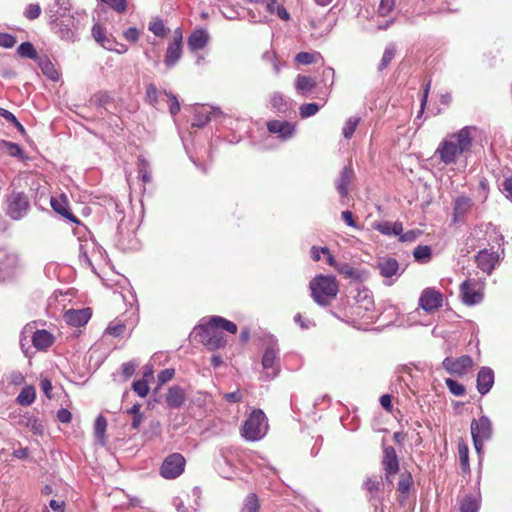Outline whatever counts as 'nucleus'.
<instances>
[{
	"instance_id": "16",
	"label": "nucleus",
	"mask_w": 512,
	"mask_h": 512,
	"mask_svg": "<svg viewBox=\"0 0 512 512\" xmlns=\"http://www.w3.org/2000/svg\"><path fill=\"white\" fill-rule=\"evenodd\" d=\"M165 400L169 408L177 409L184 405L186 393L182 387L174 385L168 389Z\"/></svg>"
},
{
	"instance_id": "54",
	"label": "nucleus",
	"mask_w": 512,
	"mask_h": 512,
	"mask_svg": "<svg viewBox=\"0 0 512 512\" xmlns=\"http://www.w3.org/2000/svg\"><path fill=\"white\" fill-rule=\"evenodd\" d=\"M27 427L36 435H42L45 431L44 424L38 419H29Z\"/></svg>"
},
{
	"instance_id": "42",
	"label": "nucleus",
	"mask_w": 512,
	"mask_h": 512,
	"mask_svg": "<svg viewBox=\"0 0 512 512\" xmlns=\"http://www.w3.org/2000/svg\"><path fill=\"white\" fill-rule=\"evenodd\" d=\"M458 454L461 466L464 470H466L469 467V449L467 444L463 441L458 443Z\"/></svg>"
},
{
	"instance_id": "40",
	"label": "nucleus",
	"mask_w": 512,
	"mask_h": 512,
	"mask_svg": "<svg viewBox=\"0 0 512 512\" xmlns=\"http://www.w3.org/2000/svg\"><path fill=\"white\" fill-rule=\"evenodd\" d=\"M478 508L477 501L471 496L464 497L460 502V512H477Z\"/></svg>"
},
{
	"instance_id": "23",
	"label": "nucleus",
	"mask_w": 512,
	"mask_h": 512,
	"mask_svg": "<svg viewBox=\"0 0 512 512\" xmlns=\"http://www.w3.org/2000/svg\"><path fill=\"white\" fill-rule=\"evenodd\" d=\"M53 341V335L47 330H37L32 337L33 345L38 350H46L53 344Z\"/></svg>"
},
{
	"instance_id": "21",
	"label": "nucleus",
	"mask_w": 512,
	"mask_h": 512,
	"mask_svg": "<svg viewBox=\"0 0 512 512\" xmlns=\"http://www.w3.org/2000/svg\"><path fill=\"white\" fill-rule=\"evenodd\" d=\"M209 40V34L205 29L195 30L188 38V46L192 51L203 49Z\"/></svg>"
},
{
	"instance_id": "26",
	"label": "nucleus",
	"mask_w": 512,
	"mask_h": 512,
	"mask_svg": "<svg viewBox=\"0 0 512 512\" xmlns=\"http://www.w3.org/2000/svg\"><path fill=\"white\" fill-rule=\"evenodd\" d=\"M182 56V46L177 43H170L167 47L164 63L168 68H172Z\"/></svg>"
},
{
	"instance_id": "20",
	"label": "nucleus",
	"mask_w": 512,
	"mask_h": 512,
	"mask_svg": "<svg viewBox=\"0 0 512 512\" xmlns=\"http://www.w3.org/2000/svg\"><path fill=\"white\" fill-rule=\"evenodd\" d=\"M353 177L354 172L352 168L349 166H345L340 173L339 179L336 180V189L342 198L347 197L348 186L350 185Z\"/></svg>"
},
{
	"instance_id": "64",
	"label": "nucleus",
	"mask_w": 512,
	"mask_h": 512,
	"mask_svg": "<svg viewBox=\"0 0 512 512\" xmlns=\"http://www.w3.org/2000/svg\"><path fill=\"white\" fill-rule=\"evenodd\" d=\"M57 419L61 423H69L72 419V414L69 410L62 408L57 412Z\"/></svg>"
},
{
	"instance_id": "37",
	"label": "nucleus",
	"mask_w": 512,
	"mask_h": 512,
	"mask_svg": "<svg viewBox=\"0 0 512 512\" xmlns=\"http://www.w3.org/2000/svg\"><path fill=\"white\" fill-rule=\"evenodd\" d=\"M17 53L21 57H26L29 59H36L37 58V51L34 48V46L30 42H23L19 45L17 48Z\"/></svg>"
},
{
	"instance_id": "28",
	"label": "nucleus",
	"mask_w": 512,
	"mask_h": 512,
	"mask_svg": "<svg viewBox=\"0 0 512 512\" xmlns=\"http://www.w3.org/2000/svg\"><path fill=\"white\" fill-rule=\"evenodd\" d=\"M36 398V391L33 386H25L18 394L16 401L22 406L31 405Z\"/></svg>"
},
{
	"instance_id": "19",
	"label": "nucleus",
	"mask_w": 512,
	"mask_h": 512,
	"mask_svg": "<svg viewBox=\"0 0 512 512\" xmlns=\"http://www.w3.org/2000/svg\"><path fill=\"white\" fill-rule=\"evenodd\" d=\"M269 132L279 134L282 139H288L293 135L294 126L287 121L274 120L267 124Z\"/></svg>"
},
{
	"instance_id": "14",
	"label": "nucleus",
	"mask_w": 512,
	"mask_h": 512,
	"mask_svg": "<svg viewBox=\"0 0 512 512\" xmlns=\"http://www.w3.org/2000/svg\"><path fill=\"white\" fill-rule=\"evenodd\" d=\"M19 264L20 259L15 252L0 249V271L11 274Z\"/></svg>"
},
{
	"instance_id": "43",
	"label": "nucleus",
	"mask_w": 512,
	"mask_h": 512,
	"mask_svg": "<svg viewBox=\"0 0 512 512\" xmlns=\"http://www.w3.org/2000/svg\"><path fill=\"white\" fill-rule=\"evenodd\" d=\"M58 26H59V29H58L57 33L61 39L67 40V41H74L75 32L72 28L69 27V24H64L63 22H61Z\"/></svg>"
},
{
	"instance_id": "11",
	"label": "nucleus",
	"mask_w": 512,
	"mask_h": 512,
	"mask_svg": "<svg viewBox=\"0 0 512 512\" xmlns=\"http://www.w3.org/2000/svg\"><path fill=\"white\" fill-rule=\"evenodd\" d=\"M442 294L435 289L426 288L419 298V306L426 312H433L442 305Z\"/></svg>"
},
{
	"instance_id": "2",
	"label": "nucleus",
	"mask_w": 512,
	"mask_h": 512,
	"mask_svg": "<svg viewBox=\"0 0 512 512\" xmlns=\"http://www.w3.org/2000/svg\"><path fill=\"white\" fill-rule=\"evenodd\" d=\"M220 330L235 334L237 326L223 317L213 316L208 323L200 324L196 328L201 337V342L210 350L220 349L226 345L227 340Z\"/></svg>"
},
{
	"instance_id": "36",
	"label": "nucleus",
	"mask_w": 512,
	"mask_h": 512,
	"mask_svg": "<svg viewBox=\"0 0 512 512\" xmlns=\"http://www.w3.org/2000/svg\"><path fill=\"white\" fill-rule=\"evenodd\" d=\"M260 504L255 493L247 495L244 501L242 512H259Z\"/></svg>"
},
{
	"instance_id": "24",
	"label": "nucleus",
	"mask_w": 512,
	"mask_h": 512,
	"mask_svg": "<svg viewBox=\"0 0 512 512\" xmlns=\"http://www.w3.org/2000/svg\"><path fill=\"white\" fill-rule=\"evenodd\" d=\"M373 227L375 230L387 236H397L400 235L403 231V226L401 222L392 223L389 221H382L374 223Z\"/></svg>"
},
{
	"instance_id": "17",
	"label": "nucleus",
	"mask_w": 512,
	"mask_h": 512,
	"mask_svg": "<svg viewBox=\"0 0 512 512\" xmlns=\"http://www.w3.org/2000/svg\"><path fill=\"white\" fill-rule=\"evenodd\" d=\"M494 384V372L488 367H482L477 375V389L484 395L490 391Z\"/></svg>"
},
{
	"instance_id": "3",
	"label": "nucleus",
	"mask_w": 512,
	"mask_h": 512,
	"mask_svg": "<svg viewBox=\"0 0 512 512\" xmlns=\"http://www.w3.org/2000/svg\"><path fill=\"white\" fill-rule=\"evenodd\" d=\"M313 300L320 306H327L336 297L339 287L334 276L318 275L309 284Z\"/></svg>"
},
{
	"instance_id": "8",
	"label": "nucleus",
	"mask_w": 512,
	"mask_h": 512,
	"mask_svg": "<svg viewBox=\"0 0 512 512\" xmlns=\"http://www.w3.org/2000/svg\"><path fill=\"white\" fill-rule=\"evenodd\" d=\"M460 295L464 304L468 306L476 305L483 299V293L476 280H465L460 286Z\"/></svg>"
},
{
	"instance_id": "13",
	"label": "nucleus",
	"mask_w": 512,
	"mask_h": 512,
	"mask_svg": "<svg viewBox=\"0 0 512 512\" xmlns=\"http://www.w3.org/2000/svg\"><path fill=\"white\" fill-rule=\"evenodd\" d=\"M223 113L220 108L217 107H200L196 109L194 114V121L192 123L193 126L202 128L204 127L212 118V116H221Z\"/></svg>"
},
{
	"instance_id": "5",
	"label": "nucleus",
	"mask_w": 512,
	"mask_h": 512,
	"mask_svg": "<svg viewBox=\"0 0 512 512\" xmlns=\"http://www.w3.org/2000/svg\"><path fill=\"white\" fill-rule=\"evenodd\" d=\"M492 434L491 421L487 416H481L478 420L473 419L471 422V435L474 447L478 453L481 452L483 443L490 439Z\"/></svg>"
},
{
	"instance_id": "51",
	"label": "nucleus",
	"mask_w": 512,
	"mask_h": 512,
	"mask_svg": "<svg viewBox=\"0 0 512 512\" xmlns=\"http://www.w3.org/2000/svg\"><path fill=\"white\" fill-rule=\"evenodd\" d=\"M146 100L153 106L157 104L158 90L152 83L148 84L146 87Z\"/></svg>"
},
{
	"instance_id": "35",
	"label": "nucleus",
	"mask_w": 512,
	"mask_h": 512,
	"mask_svg": "<svg viewBox=\"0 0 512 512\" xmlns=\"http://www.w3.org/2000/svg\"><path fill=\"white\" fill-rule=\"evenodd\" d=\"M380 481L377 477H369L363 483V488L370 494V499H373L377 496V493L380 490Z\"/></svg>"
},
{
	"instance_id": "44",
	"label": "nucleus",
	"mask_w": 512,
	"mask_h": 512,
	"mask_svg": "<svg viewBox=\"0 0 512 512\" xmlns=\"http://www.w3.org/2000/svg\"><path fill=\"white\" fill-rule=\"evenodd\" d=\"M132 389L138 396L142 398L146 397L150 390L146 379L133 382Z\"/></svg>"
},
{
	"instance_id": "46",
	"label": "nucleus",
	"mask_w": 512,
	"mask_h": 512,
	"mask_svg": "<svg viewBox=\"0 0 512 512\" xmlns=\"http://www.w3.org/2000/svg\"><path fill=\"white\" fill-rule=\"evenodd\" d=\"M320 107L317 103H307L300 107V116L302 118H308L315 115L319 111Z\"/></svg>"
},
{
	"instance_id": "53",
	"label": "nucleus",
	"mask_w": 512,
	"mask_h": 512,
	"mask_svg": "<svg viewBox=\"0 0 512 512\" xmlns=\"http://www.w3.org/2000/svg\"><path fill=\"white\" fill-rule=\"evenodd\" d=\"M41 14V7L38 4H29L24 12V15L29 20L38 18Z\"/></svg>"
},
{
	"instance_id": "9",
	"label": "nucleus",
	"mask_w": 512,
	"mask_h": 512,
	"mask_svg": "<svg viewBox=\"0 0 512 512\" xmlns=\"http://www.w3.org/2000/svg\"><path fill=\"white\" fill-rule=\"evenodd\" d=\"M477 267L490 275L500 262V254L492 249H482L475 256Z\"/></svg>"
},
{
	"instance_id": "31",
	"label": "nucleus",
	"mask_w": 512,
	"mask_h": 512,
	"mask_svg": "<svg viewBox=\"0 0 512 512\" xmlns=\"http://www.w3.org/2000/svg\"><path fill=\"white\" fill-rule=\"evenodd\" d=\"M357 303L366 311H370L374 307V301L371 292L368 289L360 290L355 297Z\"/></svg>"
},
{
	"instance_id": "22",
	"label": "nucleus",
	"mask_w": 512,
	"mask_h": 512,
	"mask_svg": "<svg viewBox=\"0 0 512 512\" xmlns=\"http://www.w3.org/2000/svg\"><path fill=\"white\" fill-rule=\"evenodd\" d=\"M50 203L51 207L56 213L70 220L71 222L78 223V219L69 211L67 207L66 197L63 196L59 199L52 197Z\"/></svg>"
},
{
	"instance_id": "30",
	"label": "nucleus",
	"mask_w": 512,
	"mask_h": 512,
	"mask_svg": "<svg viewBox=\"0 0 512 512\" xmlns=\"http://www.w3.org/2000/svg\"><path fill=\"white\" fill-rule=\"evenodd\" d=\"M94 39L108 50H114L113 42L104 35L103 28L99 24H95L92 29Z\"/></svg>"
},
{
	"instance_id": "10",
	"label": "nucleus",
	"mask_w": 512,
	"mask_h": 512,
	"mask_svg": "<svg viewBox=\"0 0 512 512\" xmlns=\"http://www.w3.org/2000/svg\"><path fill=\"white\" fill-rule=\"evenodd\" d=\"M472 365L473 360L468 355H463L457 359L446 357L442 362V366L445 370L451 374L457 375H464Z\"/></svg>"
},
{
	"instance_id": "6",
	"label": "nucleus",
	"mask_w": 512,
	"mask_h": 512,
	"mask_svg": "<svg viewBox=\"0 0 512 512\" xmlns=\"http://www.w3.org/2000/svg\"><path fill=\"white\" fill-rule=\"evenodd\" d=\"M29 207V198L23 192H12L7 198V215L13 220L22 219Z\"/></svg>"
},
{
	"instance_id": "47",
	"label": "nucleus",
	"mask_w": 512,
	"mask_h": 512,
	"mask_svg": "<svg viewBox=\"0 0 512 512\" xmlns=\"http://www.w3.org/2000/svg\"><path fill=\"white\" fill-rule=\"evenodd\" d=\"M337 271L344 275L346 278H359V273L352 266L347 263H342L337 266Z\"/></svg>"
},
{
	"instance_id": "45",
	"label": "nucleus",
	"mask_w": 512,
	"mask_h": 512,
	"mask_svg": "<svg viewBox=\"0 0 512 512\" xmlns=\"http://www.w3.org/2000/svg\"><path fill=\"white\" fill-rule=\"evenodd\" d=\"M445 383H446L447 388L453 395L463 396L465 394V388L459 382H457L453 379L447 378L445 380Z\"/></svg>"
},
{
	"instance_id": "7",
	"label": "nucleus",
	"mask_w": 512,
	"mask_h": 512,
	"mask_svg": "<svg viewBox=\"0 0 512 512\" xmlns=\"http://www.w3.org/2000/svg\"><path fill=\"white\" fill-rule=\"evenodd\" d=\"M185 463V458L180 453L170 454L161 465L160 475L165 479H175L183 473Z\"/></svg>"
},
{
	"instance_id": "41",
	"label": "nucleus",
	"mask_w": 512,
	"mask_h": 512,
	"mask_svg": "<svg viewBox=\"0 0 512 512\" xmlns=\"http://www.w3.org/2000/svg\"><path fill=\"white\" fill-rule=\"evenodd\" d=\"M321 57L320 53H309V52H300L296 55L295 60L299 64L309 65L316 61V58Z\"/></svg>"
},
{
	"instance_id": "25",
	"label": "nucleus",
	"mask_w": 512,
	"mask_h": 512,
	"mask_svg": "<svg viewBox=\"0 0 512 512\" xmlns=\"http://www.w3.org/2000/svg\"><path fill=\"white\" fill-rule=\"evenodd\" d=\"M378 269L383 277L390 278L398 274L399 264L394 258H382L378 262Z\"/></svg>"
},
{
	"instance_id": "57",
	"label": "nucleus",
	"mask_w": 512,
	"mask_h": 512,
	"mask_svg": "<svg viewBox=\"0 0 512 512\" xmlns=\"http://www.w3.org/2000/svg\"><path fill=\"white\" fill-rule=\"evenodd\" d=\"M136 367L137 364L133 361L122 364V373L125 380L129 379L134 374Z\"/></svg>"
},
{
	"instance_id": "27",
	"label": "nucleus",
	"mask_w": 512,
	"mask_h": 512,
	"mask_svg": "<svg viewBox=\"0 0 512 512\" xmlns=\"http://www.w3.org/2000/svg\"><path fill=\"white\" fill-rule=\"evenodd\" d=\"M472 206V201L469 197L459 196L454 201V219L458 220L470 210Z\"/></svg>"
},
{
	"instance_id": "38",
	"label": "nucleus",
	"mask_w": 512,
	"mask_h": 512,
	"mask_svg": "<svg viewBox=\"0 0 512 512\" xmlns=\"http://www.w3.org/2000/svg\"><path fill=\"white\" fill-rule=\"evenodd\" d=\"M359 121H360V119L355 116L347 119V121L345 122V125L343 127V130H342L343 136L346 139H350L353 136L355 129L359 124Z\"/></svg>"
},
{
	"instance_id": "62",
	"label": "nucleus",
	"mask_w": 512,
	"mask_h": 512,
	"mask_svg": "<svg viewBox=\"0 0 512 512\" xmlns=\"http://www.w3.org/2000/svg\"><path fill=\"white\" fill-rule=\"evenodd\" d=\"M505 196L512 201V176L505 178L501 184Z\"/></svg>"
},
{
	"instance_id": "18",
	"label": "nucleus",
	"mask_w": 512,
	"mask_h": 512,
	"mask_svg": "<svg viewBox=\"0 0 512 512\" xmlns=\"http://www.w3.org/2000/svg\"><path fill=\"white\" fill-rule=\"evenodd\" d=\"M91 317L89 309L68 310L64 314V320L67 324L80 327L85 325Z\"/></svg>"
},
{
	"instance_id": "4",
	"label": "nucleus",
	"mask_w": 512,
	"mask_h": 512,
	"mask_svg": "<svg viewBox=\"0 0 512 512\" xmlns=\"http://www.w3.org/2000/svg\"><path fill=\"white\" fill-rule=\"evenodd\" d=\"M268 430L267 418L260 409L254 410L245 421L242 436L248 441H257L265 436Z\"/></svg>"
},
{
	"instance_id": "33",
	"label": "nucleus",
	"mask_w": 512,
	"mask_h": 512,
	"mask_svg": "<svg viewBox=\"0 0 512 512\" xmlns=\"http://www.w3.org/2000/svg\"><path fill=\"white\" fill-rule=\"evenodd\" d=\"M396 55V46L393 43L388 44L385 47L383 56L381 58V61L378 66L379 71H383L388 67V65L391 63V61L394 59Z\"/></svg>"
},
{
	"instance_id": "60",
	"label": "nucleus",
	"mask_w": 512,
	"mask_h": 512,
	"mask_svg": "<svg viewBox=\"0 0 512 512\" xmlns=\"http://www.w3.org/2000/svg\"><path fill=\"white\" fill-rule=\"evenodd\" d=\"M174 374H175L174 369L168 368V369L162 370L158 374L159 384L163 385V384L167 383L168 381H170L174 377Z\"/></svg>"
},
{
	"instance_id": "52",
	"label": "nucleus",
	"mask_w": 512,
	"mask_h": 512,
	"mask_svg": "<svg viewBox=\"0 0 512 512\" xmlns=\"http://www.w3.org/2000/svg\"><path fill=\"white\" fill-rule=\"evenodd\" d=\"M271 104L278 111H285L286 109V101L282 94L275 92L271 98Z\"/></svg>"
},
{
	"instance_id": "29",
	"label": "nucleus",
	"mask_w": 512,
	"mask_h": 512,
	"mask_svg": "<svg viewBox=\"0 0 512 512\" xmlns=\"http://www.w3.org/2000/svg\"><path fill=\"white\" fill-rule=\"evenodd\" d=\"M315 86L316 82L312 77L298 75L296 78L295 87L301 94L311 91Z\"/></svg>"
},
{
	"instance_id": "59",
	"label": "nucleus",
	"mask_w": 512,
	"mask_h": 512,
	"mask_svg": "<svg viewBox=\"0 0 512 512\" xmlns=\"http://www.w3.org/2000/svg\"><path fill=\"white\" fill-rule=\"evenodd\" d=\"M16 43L14 36L7 33H0V46L5 48H12Z\"/></svg>"
},
{
	"instance_id": "48",
	"label": "nucleus",
	"mask_w": 512,
	"mask_h": 512,
	"mask_svg": "<svg viewBox=\"0 0 512 512\" xmlns=\"http://www.w3.org/2000/svg\"><path fill=\"white\" fill-rule=\"evenodd\" d=\"M164 95L168 98L169 101V111L171 115L175 116L180 111V104L177 97L171 92L163 91Z\"/></svg>"
},
{
	"instance_id": "50",
	"label": "nucleus",
	"mask_w": 512,
	"mask_h": 512,
	"mask_svg": "<svg viewBox=\"0 0 512 512\" xmlns=\"http://www.w3.org/2000/svg\"><path fill=\"white\" fill-rule=\"evenodd\" d=\"M149 30L158 37L166 34V28L161 20H155L149 24Z\"/></svg>"
},
{
	"instance_id": "49",
	"label": "nucleus",
	"mask_w": 512,
	"mask_h": 512,
	"mask_svg": "<svg viewBox=\"0 0 512 512\" xmlns=\"http://www.w3.org/2000/svg\"><path fill=\"white\" fill-rule=\"evenodd\" d=\"M3 148L10 156H13V157H22L23 156L22 148L16 143L5 141V142H3Z\"/></svg>"
},
{
	"instance_id": "63",
	"label": "nucleus",
	"mask_w": 512,
	"mask_h": 512,
	"mask_svg": "<svg viewBox=\"0 0 512 512\" xmlns=\"http://www.w3.org/2000/svg\"><path fill=\"white\" fill-rule=\"evenodd\" d=\"M40 388L43 391V393L50 399L51 391H52V383L50 379L48 378H41L40 380Z\"/></svg>"
},
{
	"instance_id": "15",
	"label": "nucleus",
	"mask_w": 512,
	"mask_h": 512,
	"mask_svg": "<svg viewBox=\"0 0 512 512\" xmlns=\"http://www.w3.org/2000/svg\"><path fill=\"white\" fill-rule=\"evenodd\" d=\"M382 466L385 472L390 474H397L399 471V460L396 450L392 446L384 447Z\"/></svg>"
},
{
	"instance_id": "34",
	"label": "nucleus",
	"mask_w": 512,
	"mask_h": 512,
	"mask_svg": "<svg viewBox=\"0 0 512 512\" xmlns=\"http://www.w3.org/2000/svg\"><path fill=\"white\" fill-rule=\"evenodd\" d=\"M412 485H413V477H412L411 473L408 471L401 473L399 481H398V485H397V490L401 494L405 495L409 492Z\"/></svg>"
},
{
	"instance_id": "61",
	"label": "nucleus",
	"mask_w": 512,
	"mask_h": 512,
	"mask_svg": "<svg viewBox=\"0 0 512 512\" xmlns=\"http://www.w3.org/2000/svg\"><path fill=\"white\" fill-rule=\"evenodd\" d=\"M420 235L419 230H409L405 233H401L398 235L400 238V241L402 242H413L417 239V237Z\"/></svg>"
},
{
	"instance_id": "56",
	"label": "nucleus",
	"mask_w": 512,
	"mask_h": 512,
	"mask_svg": "<svg viewBox=\"0 0 512 512\" xmlns=\"http://www.w3.org/2000/svg\"><path fill=\"white\" fill-rule=\"evenodd\" d=\"M394 7V0H381L379 7H378V13L381 16H386L389 14Z\"/></svg>"
},
{
	"instance_id": "55",
	"label": "nucleus",
	"mask_w": 512,
	"mask_h": 512,
	"mask_svg": "<svg viewBox=\"0 0 512 512\" xmlns=\"http://www.w3.org/2000/svg\"><path fill=\"white\" fill-rule=\"evenodd\" d=\"M125 329L126 327L122 323H110L106 329V333L114 337H119L124 333Z\"/></svg>"
},
{
	"instance_id": "32",
	"label": "nucleus",
	"mask_w": 512,
	"mask_h": 512,
	"mask_svg": "<svg viewBox=\"0 0 512 512\" xmlns=\"http://www.w3.org/2000/svg\"><path fill=\"white\" fill-rule=\"evenodd\" d=\"M107 421L104 416L99 415L94 423V436L100 444H104Z\"/></svg>"
},
{
	"instance_id": "1",
	"label": "nucleus",
	"mask_w": 512,
	"mask_h": 512,
	"mask_svg": "<svg viewBox=\"0 0 512 512\" xmlns=\"http://www.w3.org/2000/svg\"><path fill=\"white\" fill-rule=\"evenodd\" d=\"M475 128L466 126L456 133L447 135L435 151V156L445 165L456 163L459 156L470 152Z\"/></svg>"
},
{
	"instance_id": "12",
	"label": "nucleus",
	"mask_w": 512,
	"mask_h": 512,
	"mask_svg": "<svg viewBox=\"0 0 512 512\" xmlns=\"http://www.w3.org/2000/svg\"><path fill=\"white\" fill-rule=\"evenodd\" d=\"M262 366L268 377L273 378L278 373V349L274 346L267 347L263 358Z\"/></svg>"
},
{
	"instance_id": "58",
	"label": "nucleus",
	"mask_w": 512,
	"mask_h": 512,
	"mask_svg": "<svg viewBox=\"0 0 512 512\" xmlns=\"http://www.w3.org/2000/svg\"><path fill=\"white\" fill-rule=\"evenodd\" d=\"M111 6L115 11L122 13L126 10V0H101Z\"/></svg>"
},
{
	"instance_id": "39",
	"label": "nucleus",
	"mask_w": 512,
	"mask_h": 512,
	"mask_svg": "<svg viewBox=\"0 0 512 512\" xmlns=\"http://www.w3.org/2000/svg\"><path fill=\"white\" fill-rule=\"evenodd\" d=\"M415 260L419 262H426L431 257V248L427 245L417 246L413 252Z\"/></svg>"
}]
</instances>
